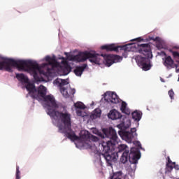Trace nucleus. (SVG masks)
Segmentation results:
<instances>
[{
  "mask_svg": "<svg viewBox=\"0 0 179 179\" xmlns=\"http://www.w3.org/2000/svg\"><path fill=\"white\" fill-rule=\"evenodd\" d=\"M98 136L102 139H108L106 141H102V156L109 166H113V163H115L118 160V152H114L117 148L116 145H118L117 131L113 127L103 129L102 133H98Z\"/></svg>",
  "mask_w": 179,
  "mask_h": 179,
  "instance_id": "2",
  "label": "nucleus"
},
{
  "mask_svg": "<svg viewBox=\"0 0 179 179\" xmlns=\"http://www.w3.org/2000/svg\"><path fill=\"white\" fill-rule=\"evenodd\" d=\"M45 61L48 63L43 64L42 66L45 68L50 65L51 69L47 68L46 71L42 70L41 67L36 62L32 61H24V60H15L13 59H5L3 61L0 62V71H6L7 72H13L12 66L17 68L18 71H27L33 75V77L36 82H40V77L38 73L43 75L44 76H51L52 69H54V62L55 59L50 56L45 57Z\"/></svg>",
  "mask_w": 179,
  "mask_h": 179,
  "instance_id": "1",
  "label": "nucleus"
},
{
  "mask_svg": "<svg viewBox=\"0 0 179 179\" xmlns=\"http://www.w3.org/2000/svg\"><path fill=\"white\" fill-rule=\"evenodd\" d=\"M129 127H131V122L128 121V124L127 126H124V128H129Z\"/></svg>",
  "mask_w": 179,
  "mask_h": 179,
  "instance_id": "38",
  "label": "nucleus"
},
{
  "mask_svg": "<svg viewBox=\"0 0 179 179\" xmlns=\"http://www.w3.org/2000/svg\"><path fill=\"white\" fill-rule=\"evenodd\" d=\"M72 59L77 62H85L86 59H89L90 62H92V64H96V65H100L101 61H103L106 66H111L113 64L122 61V57L115 55H99L95 52L85 51L80 52L77 55L73 56Z\"/></svg>",
  "mask_w": 179,
  "mask_h": 179,
  "instance_id": "3",
  "label": "nucleus"
},
{
  "mask_svg": "<svg viewBox=\"0 0 179 179\" xmlns=\"http://www.w3.org/2000/svg\"><path fill=\"white\" fill-rule=\"evenodd\" d=\"M76 113L78 117H83V112L80 110V109H77Z\"/></svg>",
  "mask_w": 179,
  "mask_h": 179,
  "instance_id": "32",
  "label": "nucleus"
},
{
  "mask_svg": "<svg viewBox=\"0 0 179 179\" xmlns=\"http://www.w3.org/2000/svg\"><path fill=\"white\" fill-rule=\"evenodd\" d=\"M170 52L172 54L173 61L176 62L177 64H179V52L171 50H170Z\"/></svg>",
  "mask_w": 179,
  "mask_h": 179,
  "instance_id": "24",
  "label": "nucleus"
},
{
  "mask_svg": "<svg viewBox=\"0 0 179 179\" xmlns=\"http://www.w3.org/2000/svg\"><path fill=\"white\" fill-rule=\"evenodd\" d=\"M66 136L71 141H79L80 137L76 136L75 131L72 130V127L63 128Z\"/></svg>",
  "mask_w": 179,
  "mask_h": 179,
  "instance_id": "11",
  "label": "nucleus"
},
{
  "mask_svg": "<svg viewBox=\"0 0 179 179\" xmlns=\"http://www.w3.org/2000/svg\"><path fill=\"white\" fill-rule=\"evenodd\" d=\"M108 117V118H110V120H120V118L122 117V115H121V113L118 112L117 110L113 109L110 111Z\"/></svg>",
  "mask_w": 179,
  "mask_h": 179,
  "instance_id": "15",
  "label": "nucleus"
},
{
  "mask_svg": "<svg viewBox=\"0 0 179 179\" xmlns=\"http://www.w3.org/2000/svg\"><path fill=\"white\" fill-rule=\"evenodd\" d=\"M168 93L171 100H173V99H174V92L173 90H169Z\"/></svg>",
  "mask_w": 179,
  "mask_h": 179,
  "instance_id": "31",
  "label": "nucleus"
},
{
  "mask_svg": "<svg viewBox=\"0 0 179 179\" xmlns=\"http://www.w3.org/2000/svg\"><path fill=\"white\" fill-rule=\"evenodd\" d=\"M59 129L62 130V127H59Z\"/></svg>",
  "mask_w": 179,
  "mask_h": 179,
  "instance_id": "41",
  "label": "nucleus"
},
{
  "mask_svg": "<svg viewBox=\"0 0 179 179\" xmlns=\"http://www.w3.org/2000/svg\"><path fill=\"white\" fill-rule=\"evenodd\" d=\"M131 45H117L112 43L110 45H104L101 47V50H106V51H115V52H118L120 51H124V52H129L131 51Z\"/></svg>",
  "mask_w": 179,
  "mask_h": 179,
  "instance_id": "8",
  "label": "nucleus"
},
{
  "mask_svg": "<svg viewBox=\"0 0 179 179\" xmlns=\"http://www.w3.org/2000/svg\"><path fill=\"white\" fill-rule=\"evenodd\" d=\"M60 92L66 99H72L75 93H76V90L72 88H61Z\"/></svg>",
  "mask_w": 179,
  "mask_h": 179,
  "instance_id": "13",
  "label": "nucleus"
},
{
  "mask_svg": "<svg viewBox=\"0 0 179 179\" xmlns=\"http://www.w3.org/2000/svg\"><path fill=\"white\" fill-rule=\"evenodd\" d=\"M120 110L122 113L126 114L127 115H129V114H131V110L127 107V103L124 101L122 102Z\"/></svg>",
  "mask_w": 179,
  "mask_h": 179,
  "instance_id": "21",
  "label": "nucleus"
},
{
  "mask_svg": "<svg viewBox=\"0 0 179 179\" xmlns=\"http://www.w3.org/2000/svg\"><path fill=\"white\" fill-rule=\"evenodd\" d=\"M141 159V152L136 148H131L129 151H124L120 158V162L125 164L127 162H129L131 164H138V160Z\"/></svg>",
  "mask_w": 179,
  "mask_h": 179,
  "instance_id": "6",
  "label": "nucleus"
},
{
  "mask_svg": "<svg viewBox=\"0 0 179 179\" xmlns=\"http://www.w3.org/2000/svg\"><path fill=\"white\" fill-rule=\"evenodd\" d=\"M166 164H176V162H173L171 159H170V157H168V162Z\"/></svg>",
  "mask_w": 179,
  "mask_h": 179,
  "instance_id": "35",
  "label": "nucleus"
},
{
  "mask_svg": "<svg viewBox=\"0 0 179 179\" xmlns=\"http://www.w3.org/2000/svg\"><path fill=\"white\" fill-rule=\"evenodd\" d=\"M121 176H122V172L119 171L115 175L112 176L110 179H121Z\"/></svg>",
  "mask_w": 179,
  "mask_h": 179,
  "instance_id": "28",
  "label": "nucleus"
},
{
  "mask_svg": "<svg viewBox=\"0 0 179 179\" xmlns=\"http://www.w3.org/2000/svg\"><path fill=\"white\" fill-rule=\"evenodd\" d=\"M117 149L118 153H121V152H129V148H128V145L125 144L119 145Z\"/></svg>",
  "mask_w": 179,
  "mask_h": 179,
  "instance_id": "22",
  "label": "nucleus"
},
{
  "mask_svg": "<svg viewBox=\"0 0 179 179\" xmlns=\"http://www.w3.org/2000/svg\"><path fill=\"white\" fill-rule=\"evenodd\" d=\"M101 117V110L100 108H96L91 114V120H96V118H100Z\"/></svg>",
  "mask_w": 179,
  "mask_h": 179,
  "instance_id": "19",
  "label": "nucleus"
},
{
  "mask_svg": "<svg viewBox=\"0 0 179 179\" xmlns=\"http://www.w3.org/2000/svg\"><path fill=\"white\" fill-rule=\"evenodd\" d=\"M80 138L84 141H87L88 139H90V135L89 134V131H85L84 134L80 136Z\"/></svg>",
  "mask_w": 179,
  "mask_h": 179,
  "instance_id": "27",
  "label": "nucleus"
},
{
  "mask_svg": "<svg viewBox=\"0 0 179 179\" xmlns=\"http://www.w3.org/2000/svg\"><path fill=\"white\" fill-rule=\"evenodd\" d=\"M131 117L134 121L139 122L142 118V112L136 110L131 113Z\"/></svg>",
  "mask_w": 179,
  "mask_h": 179,
  "instance_id": "20",
  "label": "nucleus"
},
{
  "mask_svg": "<svg viewBox=\"0 0 179 179\" xmlns=\"http://www.w3.org/2000/svg\"><path fill=\"white\" fill-rule=\"evenodd\" d=\"M127 45H130V51L131 48H132V47H134L135 48H136L137 51L140 54H143V55H144L145 58H152V57H153V55H152V50L150 49V44L149 43H134L127 44Z\"/></svg>",
  "mask_w": 179,
  "mask_h": 179,
  "instance_id": "7",
  "label": "nucleus"
},
{
  "mask_svg": "<svg viewBox=\"0 0 179 179\" xmlns=\"http://www.w3.org/2000/svg\"><path fill=\"white\" fill-rule=\"evenodd\" d=\"M49 115L51 118H53V120L61 121L64 125L63 128H69L70 127H72L71 113H69L67 110H64L62 112L59 110H50Z\"/></svg>",
  "mask_w": 179,
  "mask_h": 179,
  "instance_id": "5",
  "label": "nucleus"
},
{
  "mask_svg": "<svg viewBox=\"0 0 179 179\" xmlns=\"http://www.w3.org/2000/svg\"><path fill=\"white\" fill-rule=\"evenodd\" d=\"M16 78L17 80H19L20 82L22 83H27V85H33V83H29V78L24 76L23 73H17L16 74Z\"/></svg>",
  "mask_w": 179,
  "mask_h": 179,
  "instance_id": "17",
  "label": "nucleus"
},
{
  "mask_svg": "<svg viewBox=\"0 0 179 179\" xmlns=\"http://www.w3.org/2000/svg\"><path fill=\"white\" fill-rule=\"evenodd\" d=\"M54 83L57 85V86H59L61 89H65V87H62L63 86H65L68 85V81L66 80H62L61 78H57L54 81Z\"/></svg>",
  "mask_w": 179,
  "mask_h": 179,
  "instance_id": "18",
  "label": "nucleus"
},
{
  "mask_svg": "<svg viewBox=\"0 0 179 179\" xmlns=\"http://www.w3.org/2000/svg\"><path fill=\"white\" fill-rule=\"evenodd\" d=\"M98 139H99V138H97V137L94 136V141H98Z\"/></svg>",
  "mask_w": 179,
  "mask_h": 179,
  "instance_id": "40",
  "label": "nucleus"
},
{
  "mask_svg": "<svg viewBox=\"0 0 179 179\" xmlns=\"http://www.w3.org/2000/svg\"><path fill=\"white\" fill-rule=\"evenodd\" d=\"M123 124L125 125V122H123Z\"/></svg>",
  "mask_w": 179,
  "mask_h": 179,
  "instance_id": "42",
  "label": "nucleus"
},
{
  "mask_svg": "<svg viewBox=\"0 0 179 179\" xmlns=\"http://www.w3.org/2000/svg\"><path fill=\"white\" fill-rule=\"evenodd\" d=\"M152 40L154 41H158V42L161 41L160 37H159V36H157V37L154 38Z\"/></svg>",
  "mask_w": 179,
  "mask_h": 179,
  "instance_id": "36",
  "label": "nucleus"
},
{
  "mask_svg": "<svg viewBox=\"0 0 179 179\" xmlns=\"http://www.w3.org/2000/svg\"><path fill=\"white\" fill-rule=\"evenodd\" d=\"M173 164H166V173H171V171H173V169H174Z\"/></svg>",
  "mask_w": 179,
  "mask_h": 179,
  "instance_id": "26",
  "label": "nucleus"
},
{
  "mask_svg": "<svg viewBox=\"0 0 179 179\" xmlns=\"http://www.w3.org/2000/svg\"><path fill=\"white\" fill-rule=\"evenodd\" d=\"M178 80H179V78H178Z\"/></svg>",
  "mask_w": 179,
  "mask_h": 179,
  "instance_id": "43",
  "label": "nucleus"
},
{
  "mask_svg": "<svg viewBox=\"0 0 179 179\" xmlns=\"http://www.w3.org/2000/svg\"><path fill=\"white\" fill-rule=\"evenodd\" d=\"M62 69L63 71L64 75H68L69 72H71V71L72 70V68L71 67V65L66 63V64H64V66L62 68Z\"/></svg>",
  "mask_w": 179,
  "mask_h": 179,
  "instance_id": "23",
  "label": "nucleus"
},
{
  "mask_svg": "<svg viewBox=\"0 0 179 179\" xmlns=\"http://www.w3.org/2000/svg\"><path fill=\"white\" fill-rule=\"evenodd\" d=\"M132 41H137L138 43H141V41H143V38L141 37L133 39Z\"/></svg>",
  "mask_w": 179,
  "mask_h": 179,
  "instance_id": "33",
  "label": "nucleus"
},
{
  "mask_svg": "<svg viewBox=\"0 0 179 179\" xmlns=\"http://www.w3.org/2000/svg\"><path fill=\"white\" fill-rule=\"evenodd\" d=\"M26 89L32 99H36L38 101L43 99L47 106L48 115H50V111H55L58 108L55 98L51 94L47 95V88L44 85H40L36 88L34 84H28L26 85Z\"/></svg>",
  "mask_w": 179,
  "mask_h": 179,
  "instance_id": "4",
  "label": "nucleus"
},
{
  "mask_svg": "<svg viewBox=\"0 0 179 179\" xmlns=\"http://www.w3.org/2000/svg\"><path fill=\"white\" fill-rule=\"evenodd\" d=\"M16 179H20V171H19V166L16 167Z\"/></svg>",
  "mask_w": 179,
  "mask_h": 179,
  "instance_id": "29",
  "label": "nucleus"
},
{
  "mask_svg": "<svg viewBox=\"0 0 179 179\" xmlns=\"http://www.w3.org/2000/svg\"><path fill=\"white\" fill-rule=\"evenodd\" d=\"M134 145H136V146H138V148H142V145L141 144V142H139V141H135Z\"/></svg>",
  "mask_w": 179,
  "mask_h": 179,
  "instance_id": "34",
  "label": "nucleus"
},
{
  "mask_svg": "<svg viewBox=\"0 0 179 179\" xmlns=\"http://www.w3.org/2000/svg\"><path fill=\"white\" fill-rule=\"evenodd\" d=\"M87 68L86 64H83L82 66H78L74 69V73L76 76H82V73L85 71V69Z\"/></svg>",
  "mask_w": 179,
  "mask_h": 179,
  "instance_id": "16",
  "label": "nucleus"
},
{
  "mask_svg": "<svg viewBox=\"0 0 179 179\" xmlns=\"http://www.w3.org/2000/svg\"><path fill=\"white\" fill-rule=\"evenodd\" d=\"M150 58V57H142L141 56H137L136 57L137 64L142 68L143 71H149L150 68H152Z\"/></svg>",
  "mask_w": 179,
  "mask_h": 179,
  "instance_id": "9",
  "label": "nucleus"
},
{
  "mask_svg": "<svg viewBox=\"0 0 179 179\" xmlns=\"http://www.w3.org/2000/svg\"><path fill=\"white\" fill-rule=\"evenodd\" d=\"M16 179H20V171H19V166L16 167Z\"/></svg>",
  "mask_w": 179,
  "mask_h": 179,
  "instance_id": "30",
  "label": "nucleus"
},
{
  "mask_svg": "<svg viewBox=\"0 0 179 179\" xmlns=\"http://www.w3.org/2000/svg\"><path fill=\"white\" fill-rule=\"evenodd\" d=\"M119 135L124 138V139H126V141H128V142H131L134 139V138L136 136V128H131L130 131H120Z\"/></svg>",
  "mask_w": 179,
  "mask_h": 179,
  "instance_id": "10",
  "label": "nucleus"
},
{
  "mask_svg": "<svg viewBox=\"0 0 179 179\" xmlns=\"http://www.w3.org/2000/svg\"><path fill=\"white\" fill-rule=\"evenodd\" d=\"M106 94H108V97L105 98L106 101L113 103V104H118L120 103V97H118L115 92H106Z\"/></svg>",
  "mask_w": 179,
  "mask_h": 179,
  "instance_id": "12",
  "label": "nucleus"
},
{
  "mask_svg": "<svg viewBox=\"0 0 179 179\" xmlns=\"http://www.w3.org/2000/svg\"><path fill=\"white\" fill-rule=\"evenodd\" d=\"M163 54L165 55V57L163 59L164 66L169 69L174 68V65L176 64L174 63V59L171 58V56H168L166 52H163Z\"/></svg>",
  "mask_w": 179,
  "mask_h": 179,
  "instance_id": "14",
  "label": "nucleus"
},
{
  "mask_svg": "<svg viewBox=\"0 0 179 179\" xmlns=\"http://www.w3.org/2000/svg\"><path fill=\"white\" fill-rule=\"evenodd\" d=\"M173 166H174V169H175V170H179V166H178V165H176V163H175V164H173Z\"/></svg>",
  "mask_w": 179,
  "mask_h": 179,
  "instance_id": "39",
  "label": "nucleus"
},
{
  "mask_svg": "<svg viewBox=\"0 0 179 179\" xmlns=\"http://www.w3.org/2000/svg\"><path fill=\"white\" fill-rule=\"evenodd\" d=\"M74 106L76 108H78L79 110H85L86 108V106L82 102H77L74 103Z\"/></svg>",
  "mask_w": 179,
  "mask_h": 179,
  "instance_id": "25",
  "label": "nucleus"
},
{
  "mask_svg": "<svg viewBox=\"0 0 179 179\" xmlns=\"http://www.w3.org/2000/svg\"><path fill=\"white\" fill-rule=\"evenodd\" d=\"M174 68H176V72L178 73H179V68H178V64H174Z\"/></svg>",
  "mask_w": 179,
  "mask_h": 179,
  "instance_id": "37",
  "label": "nucleus"
}]
</instances>
